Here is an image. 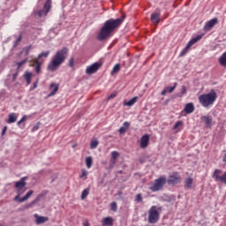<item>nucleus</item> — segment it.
I'll list each match as a JSON object with an SVG mask.
<instances>
[{
    "label": "nucleus",
    "mask_w": 226,
    "mask_h": 226,
    "mask_svg": "<svg viewBox=\"0 0 226 226\" xmlns=\"http://www.w3.org/2000/svg\"><path fill=\"white\" fill-rule=\"evenodd\" d=\"M184 110H185V114H192V112H193V110H195V106L193 105V103L189 102L185 105Z\"/></svg>",
    "instance_id": "nucleus-20"
},
{
    "label": "nucleus",
    "mask_w": 226,
    "mask_h": 226,
    "mask_svg": "<svg viewBox=\"0 0 226 226\" xmlns=\"http://www.w3.org/2000/svg\"><path fill=\"white\" fill-rule=\"evenodd\" d=\"M17 77H19V70H17L16 72L12 74V82L17 80Z\"/></svg>",
    "instance_id": "nucleus-44"
},
{
    "label": "nucleus",
    "mask_w": 226,
    "mask_h": 226,
    "mask_svg": "<svg viewBox=\"0 0 226 226\" xmlns=\"http://www.w3.org/2000/svg\"><path fill=\"white\" fill-rule=\"evenodd\" d=\"M35 64V73H41V64H43V62H40L38 58H34L32 60V64L30 66H34Z\"/></svg>",
    "instance_id": "nucleus-12"
},
{
    "label": "nucleus",
    "mask_w": 226,
    "mask_h": 226,
    "mask_svg": "<svg viewBox=\"0 0 226 226\" xmlns=\"http://www.w3.org/2000/svg\"><path fill=\"white\" fill-rule=\"evenodd\" d=\"M216 98H218L216 92H215V90H211L208 94L200 95L199 102L202 107L207 108L216 102Z\"/></svg>",
    "instance_id": "nucleus-3"
},
{
    "label": "nucleus",
    "mask_w": 226,
    "mask_h": 226,
    "mask_svg": "<svg viewBox=\"0 0 226 226\" xmlns=\"http://www.w3.org/2000/svg\"><path fill=\"white\" fill-rule=\"evenodd\" d=\"M26 63H27V58H25L24 60H22L21 62H18L17 64V70L19 71L20 68H22V66H24V64H26Z\"/></svg>",
    "instance_id": "nucleus-31"
},
{
    "label": "nucleus",
    "mask_w": 226,
    "mask_h": 226,
    "mask_svg": "<svg viewBox=\"0 0 226 226\" xmlns=\"http://www.w3.org/2000/svg\"><path fill=\"white\" fill-rule=\"evenodd\" d=\"M8 130L7 126H4L2 130V135H5L6 134V131Z\"/></svg>",
    "instance_id": "nucleus-49"
},
{
    "label": "nucleus",
    "mask_w": 226,
    "mask_h": 226,
    "mask_svg": "<svg viewBox=\"0 0 226 226\" xmlns=\"http://www.w3.org/2000/svg\"><path fill=\"white\" fill-rule=\"evenodd\" d=\"M177 86V83H175L173 87H166L167 93H173L174 89H176Z\"/></svg>",
    "instance_id": "nucleus-39"
},
{
    "label": "nucleus",
    "mask_w": 226,
    "mask_h": 226,
    "mask_svg": "<svg viewBox=\"0 0 226 226\" xmlns=\"http://www.w3.org/2000/svg\"><path fill=\"white\" fill-rule=\"evenodd\" d=\"M135 201L136 202H142V194L141 193H139V194L136 195Z\"/></svg>",
    "instance_id": "nucleus-43"
},
{
    "label": "nucleus",
    "mask_w": 226,
    "mask_h": 226,
    "mask_svg": "<svg viewBox=\"0 0 226 226\" xmlns=\"http://www.w3.org/2000/svg\"><path fill=\"white\" fill-rule=\"evenodd\" d=\"M101 66H102V64L96 62L87 68L86 73L87 75H93V73H96L97 70H100Z\"/></svg>",
    "instance_id": "nucleus-10"
},
{
    "label": "nucleus",
    "mask_w": 226,
    "mask_h": 226,
    "mask_svg": "<svg viewBox=\"0 0 226 226\" xmlns=\"http://www.w3.org/2000/svg\"><path fill=\"white\" fill-rule=\"evenodd\" d=\"M31 45L25 48L24 50H25V53H26V56H29V52L31 51Z\"/></svg>",
    "instance_id": "nucleus-45"
},
{
    "label": "nucleus",
    "mask_w": 226,
    "mask_h": 226,
    "mask_svg": "<svg viewBox=\"0 0 226 226\" xmlns=\"http://www.w3.org/2000/svg\"><path fill=\"white\" fill-rule=\"evenodd\" d=\"M116 96H117V94L114 92L108 96V100H112L113 98H116Z\"/></svg>",
    "instance_id": "nucleus-46"
},
{
    "label": "nucleus",
    "mask_w": 226,
    "mask_h": 226,
    "mask_svg": "<svg viewBox=\"0 0 226 226\" xmlns=\"http://www.w3.org/2000/svg\"><path fill=\"white\" fill-rule=\"evenodd\" d=\"M69 66L71 68H73V66H75V59L73 57L70 58V60H69Z\"/></svg>",
    "instance_id": "nucleus-42"
},
{
    "label": "nucleus",
    "mask_w": 226,
    "mask_h": 226,
    "mask_svg": "<svg viewBox=\"0 0 226 226\" xmlns=\"http://www.w3.org/2000/svg\"><path fill=\"white\" fill-rule=\"evenodd\" d=\"M38 200H40V196H38L34 200H33L30 204H28L26 206V209H29V207H33V206H34V204H36Z\"/></svg>",
    "instance_id": "nucleus-37"
},
{
    "label": "nucleus",
    "mask_w": 226,
    "mask_h": 226,
    "mask_svg": "<svg viewBox=\"0 0 226 226\" xmlns=\"http://www.w3.org/2000/svg\"><path fill=\"white\" fill-rule=\"evenodd\" d=\"M201 121L206 124L207 128H211V126H213V117L210 116L201 117Z\"/></svg>",
    "instance_id": "nucleus-16"
},
{
    "label": "nucleus",
    "mask_w": 226,
    "mask_h": 226,
    "mask_svg": "<svg viewBox=\"0 0 226 226\" xmlns=\"http://www.w3.org/2000/svg\"><path fill=\"white\" fill-rule=\"evenodd\" d=\"M149 146V135L145 134L140 139V147L141 149H146Z\"/></svg>",
    "instance_id": "nucleus-14"
},
{
    "label": "nucleus",
    "mask_w": 226,
    "mask_h": 226,
    "mask_svg": "<svg viewBox=\"0 0 226 226\" xmlns=\"http://www.w3.org/2000/svg\"><path fill=\"white\" fill-rule=\"evenodd\" d=\"M49 54H50V51H45V52L41 53L37 57L38 61H40V59H41V57H49Z\"/></svg>",
    "instance_id": "nucleus-33"
},
{
    "label": "nucleus",
    "mask_w": 226,
    "mask_h": 226,
    "mask_svg": "<svg viewBox=\"0 0 226 226\" xmlns=\"http://www.w3.org/2000/svg\"><path fill=\"white\" fill-rule=\"evenodd\" d=\"M34 218H35L36 225H41V223H45V222H49V217L40 216V215H38V214L34 215Z\"/></svg>",
    "instance_id": "nucleus-15"
},
{
    "label": "nucleus",
    "mask_w": 226,
    "mask_h": 226,
    "mask_svg": "<svg viewBox=\"0 0 226 226\" xmlns=\"http://www.w3.org/2000/svg\"><path fill=\"white\" fill-rule=\"evenodd\" d=\"M52 8V2L50 0H47L44 4V8L38 11L39 17H43V15H47L50 11Z\"/></svg>",
    "instance_id": "nucleus-8"
},
{
    "label": "nucleus",
    "mask_w": 226,
    "mask_h": 226,
    "mask_svg": "<svg viewBox=\"0 0 226 226\" xmlns=\"http://www.w3.org/2000/svg\"><path fill=\"white\" fill-rule=\"evenodd\" d=\"M151 22H153V24H154L155 26H158L160 24V12L152 13Z\"/></svg>",
    "instance_id": "nucleus-18"
},
{
    "label": "nucleus",
    "mask_w": 226,
    "mask_h": 226,
    "mask_svg": "<svg viewBox=\"0 0 226 226\" xmlns=\"http://www.w3.org/2000/svg\"><path fill=\"white\" fill-rule=\"evenodd\" d=\"M26 116H24L19 122H18V126H20V124H22V123H24V121H26Z\"/></svg>",
    "instance_id": "nucleus-47"
},
{
    "label": "nucleus",
    "mask_w": 226,
    "mask_h": 226,
    "mask_svg": "<svg viewBox=\"0 0 226 226\" xmlns=\"http://www.w3.org/2000/svg\"><path fill=\"white\" fill-rule=\"evenodd\" d=\"M222 170H215L212 177L213 179H215V181L216 182H220V183H224V185H226V171L224 172V174L222 176H220L222 174Z\"/></svg>",
    "instance_id": "nucleus-7"
},
{
    "label": "nucleus",
    "mask_w": 226,
    "mask_h": 226,
    "mask_svg": "<svg viewBox=\"0 0 226 226\" xmlns=\"http://www.w3.org/2000/svg\"><path fill=\"white\" fill-rule=\"evenodd\" d=\"M33 190H30L23 198H20V193H19L17 196H15L14 200L19 203L26 202V200H27L31 195H33Z\"/></svg>",
    "instance_id": "nucleus-11"
},
{
    "label": "nucleus",
    "mask_w": 226,
    "mask_h": 226,
    "mask_svg": "<svg viewBox=\"0 0 226 226\" xmlns=\"http://www.w3.org/2000/svg\"><path fill=\"white\" fill-rule=\"evenodd\" d=\"M216 24H218V18H214L205 24L203 29L206 33H207L211 31V29H213Z\"/></svg>",
    "instance_id": "nucleus-9"
},
{
    "label": "nucleus",
    "mask_w": 226,
    "mask_h": 226,
    "mask_svg": "<svg viewBox=\"0 0 226 226\" xmlns=\"http://www.w3.org/2000/svg\"><path fill=\"white\" fill-rule=\"evenodd\" d=\"M85 162L87 169H91V167H93V157L91 156L87 157Z\"/></svg>",
    "instance_id": "nucleus-29"
},
{
    "label": "nucleus",
    "mask_w": 226,
    "mask_h": 226,
    "mask_svg": "<svg viewBox=\"0 0 226 226\" xmlns=\"http://www.w3.org/2000/svg\"><path fill=\"white\" fill-rule=\"evenodd\" d=\"M137 100H139V97H133L129 102L124 101V105L126 107H132L137 103Z\"/></svg>",
    "instance_id": "nucleus-25"
},
{
    "label": "nucleus",
    "mask_w": 226,
    "mask_h": 226,
    "mask_svg": "<svg viewBox=\"0 0 226 226\" xmlns=\"http://www.w3.org/2000/svg\"><path fill=\"white\" fill-rule=\"evenodd\" d=\"M20 41H22V35L20 34L18 39L15 41L14 42V47H17V45H19L20 43Z\"/></svg>",
    "instance_id": "nucleus-41"
},
{
    "label": "nucleus",
    "mask_w": 226,
    "mask_h": 226,
    "mask_svg": "<svg viewBox=\"0 0 226 226\" xmlns=\"http://www.w3.org/2000/svg\"><path fill=\"white\" fill-rule=\"evenodd\" d=\"M124 21V16L117 19H109L106 20L97 34V40L99 41H105V40H109V38L114 34V31H116V29H117Z\"/></svg>",
    "instance_id": "nucleus-1"
},
{
    "label": "nucleus",
    "mask_w": 226,
    "mask_h": 226,
    "mask_svg": "<svg viewBox=\"0 0 226 226\" xmlns=\"http://www.w3.org/2000/svg\"><path fill=\"white\" fill-rule=\"evenodd\" d=\"M0 226H4V224H0Z\"/></svg>",
    "instance_id": "nucleus-53"
},
{
    "label": "nucleus",
    "mask_w": 226,
    "mask_h": 226,
    "mask_svg": "<svg viewBox=\"0 0 226 226\" xmlns=\"http://www.w3.org/2000/svg\"><path fill=\"white\" fill-rule=\"evenodd\" d=\"M110 209H111V211H114V213H116V211H117V203L116 201H113L110 204Z\"/></svg>",
    "instance_id": "nucleus-38"
},
{
    "label": "nucleus",
    "mask_w": 226,
    "mask_h": 226,
    "mask_svg": "<svg viewBox=\"0 0 226 226\" xmlns=\"http://www.w3.org/2000/svg\"><path fill=\"white\" fill-rule=\"evenodd\" d=\"M82 174L79 176L80 179H84V181H86V179H87V174H89V172H87V170H82Z\"/></svg>",
    "instance_id": "nucleus-32"
},
{
    "label": "nucleus",
    "mask_w": 226,
    "mask_h": 226,
    "mask_svg": "<svg viewBox=\"0 0 226 226\" xmlns=\"http://www.w3.org/2000/svg\"><path fill=\"white\" fill-rule=\"evenodd\" d=\"M167 184V178L165 177H161L154 180V183L150 186L151 192H160L163 186Z\"/></svg>",
    "instance_id": "nucleus-5"
},
{
    "label": "nucleus",
    "mask_w": 226,
    "mask_h": 226,
    "mask_svg": "<svg viewBox=\"0 0 226 226\" xmlns=\"http://www.w3.org/2000/svg\"><path fill=\"white\" fill-rule=\"evenodd\" d=\"M68 52H70V50L66 47L56 51L50 63L48 64V70H49V72H56L57 68L61 66V64L66 61Z\"/></svg>",
    "instance_id": "nucleus-2"
},
{
    "label": "nucleus",
    "mask_w": 226,
    "mask_h": 226,
    "mask_svg": "<svg viewBox=\"0 0 226 226\" xmlns=\"http://www.w3.org/2000/svg\"><path fill=\"white\" fill-rule=\"evenodd\" d=\"M128 128H130V123L124 122L123 126L119 128L118 132L120 133V135H123L124 133H126Z\"/></svg>",
    "instance_id": "nucleus-22"
},
{
    "label": "nucleus",
    "mask_w": 226,
    "mask_h": 226,
    "mask_svg": "<svg viewBox=\"0 0 226 226\" xmlns=\"http://www.w3.org/2000/svg\"><path fill=\"white\" fill-rule=\"evenodd\" d=\"M219 64L221 66L226 68V52H224L219 58Z\"/></svg>",
    "instance_id": "nucleus-27"
},
{
    "label": "nucleus",
    "mask_w": 226,
    "mask_h": 226,
    "mask_svg": "<svg viewBox=\"0 0 226 226\" xmlns=\"http://www.w3.org/2000/svg\"><path fill=\"white\" fill-rule=\"evenodd\" d=\"M24 79L26 81V86H29L31 84V79H33V72H26Z\"/></svg>",
    "instance_id": "nucleus-24"
},
{
    "label": "nucleus",
    "mask_w": 226,
    "mask_h": 226,
    "mask_svg": "<svg viewBox=\"0 0 226 226\" xmlns=\"http://www.w3.org/2000/svg\"><path fill=\"white\" fill-rule=\"evenodd\" d=\"M39 123L35 125V126H34V130H39V128H40V126H39Z\"/></svg>",
    "instance_id": "nucleus-52"
},
{
    "label": "nucleus",
    "mask_w": 226,
    "mask_h": 226,
    "mask_svg": "<svg viewBox=\"0 0 226 226\" xmlns=\"http://www.w3.org/2000/svg\"><path fill=\"white\" fill-rule=\"evenodd\" d=\"M162 211V207L152 206L148 210V223H157Z\"/></svg>",
    "instance_id": "nucleus-4"
},
{
    "label": "nucleus",
    "mask_w": 226,
    "mask_h": 226,
    "mask_svg": "<svg viewBox=\"0 0 226 226\" xmlns=\"http://www.w3.org/2000/svg\"><path fill=\"white\" fill-rule=\"evenodd\" d=\"M186 94V87H182V94Z\"/></svg>",
    "instance_id": "nucleus-50"
},
{
    "label": "nucleus",
    "mask_w": 226,
    "mask_h": 226,
    "mask_svg": "<svg viewBox=\"0 0 226 226\" xmlns=\"http://www.w3.org/2000/svg\"><path fill=\"white\" fill-rule=\"evenodd\" d=\"M119 152H117V151H113V152H111V158L113 159V160H117V158H119Z\"/></svg>",
    "instance_id": "nucleus-40"
},
{
    "label": "nucleus",
    "mask_w": 226,
    "mask_h": 226,
    "mask_svg": "<svg viewBox=\"0 0 226 226\" xmlns=\"http://www.w3.org/2000/svg\"><path fill=\"white\" fill-rule=\"evenodd\" d=\"M200 40H202V35H198L194 38H192L188 44L186 45V47L181 51L180 53V57H183V56H185L186 53L188 52V50H190V48L193 45H195V43H197V41H200Z\"/></svg>",
    "instance_id": "nucleus-6"
},
{
    "label": "nucleus",
    "mask_w": 226,
    "mask_h": 226,
    "mask_svg": "<svg viewBox=\"0 0 226 226\" xmlns=\"http://www.w3.org/2000/svg\"><path fill=\"white\" fill-rule=\"evenodd\" d=\"M116 163H117V160L110 158L109 170H112V169H114V166L116 165Z\"/></svg>",
    "instance_id": "nucleus-34"
},
{
    "label": "nucleus",
    "mask_w": 226,
    "mask_h": 226,
    "mask_svg": "<svg viewBox=\"0 0 226 226\" xmlns=\"http://www.w3.org/2000/svg\"><path fill=\"white\" fill-rule=\"evenodd\" d=\"M26 179H27V177H23L21 179L15 184V187L17 188L18 192H20L24 186H26Z\"/></svg>",
    "instance_id": "nucleus-17"
},
{
    "label": "nucleus",
    "mask_w": 226,
    "mask_h": 226,
    "mask_svg": "<svg viewBox=\"0 0 226 226\" xmlns=\"http://www.w3.org/2000/svg\"><path fill=\"white\" fill-rule=\"evenodd\" d=\"M87 195H89V189H85L81 193V200H85Z\"/></svg>",
    "instance_id": "nucleus-35"
},
{
    "label": "nucleus",
    "mask_w": 226,
    "mask_h": 226,
    "mask_svg": "<svg viewBox=\"0 0 226 226\" xmlns=\"http://www.w3.org/2000/svg\"><path fill=\"white\" fill-rule=\"evenodd\" d=\"M161 94H162V96H165V94H167V90H166V88L162 91Z\"/></svg>",
    "instance_id": "nucleus-51"
},
{
    "label": "nucleus",
    "mask_w": 226,
    "mask_h": 226,
    "mask_svg": "<svg viewBox=\"0 0 226 226\" xmlns=\"http://www.w3.org/2000/svg\"><path fill=\"white\" fill-rule=\"evenodd\" d=\"M121 71V64H117L114 67L113 70L111 71V75H114L116 73H119V72Z\"/></svg>",
    "instance_id": "nucleus-30"
},
{
    "label": "nucleus",
    "mask_w": 226,
    "mask_h": 226,
    "mask_svg": "<svg viewBox=\"0 0 226 226\" xmlns=\"http://www.w3.org/2000/svg\"><path fill=\"white\" fill-rule=\"evenodd\" d=\"M49 89L51 92L49 93V96H54V94L59 91V87L56 85V83H52L49 87Z\"/></svg>",
    "instance_id": "nucleus-21"
},
{
    "label": "nucleus",
    "mask_w": 226,
    "mask_h": 226,
    "mask_svg": "<svg viewBox=\"0 0 226 226\" xmlns=\"http://www.w3.org/2000/svg\"><path fill=\"white\" fill-rule=\"evenodd\" d=\"M16 122H17V114L15 113L9 114V118L7 119V123L9 124H11V123H16Z\"/></svg>",
    "instance_id": "nucleus-26"
},
{
    "label": "nucleus",
    "mask_w": 226,
    "mask_h": 226,
    "mask_svg": "<svg viewBox=\"0 0 226 226\" xmlns=\"http://www.w3.org/2000/svg\"><path fill=\"white\" fill-rule=\"evenodd\" d=\"M181 181H182L181 176L172 175L170 177V178L168 180V184L169 185H179V183H181Z\"/></svg>",
    "instance_id": "nucleus-13"
},
{
    "label": "nucleus",
    "mask_w": 226,
    "mask_h": 226,
    "mask_svg": "<svg viewBox=\"0 0 226 226\" xmlns=\"http://www.w3.org/2000/svg\"><path fill=\"white\" fill-rule=\"evenodd\" d=\"M102 226H112L114 225V219L112 217H105L102 220Z\"/></svg>",
    "instance_id": "nucleus-19"
},
{
    "label": "nucleus",
    "mask_w": 226,
    "mask_h": 226,
    "mask_svg": "<svg viewBox=\"0 0 226 226\" xmlns=\"http://www.w3.org/2000/svg\"><path fill=\"white\" fill-rule=\"evenodd\" d=\"M192 185H193V178H192L190 177L185 178V190H190V188H192Z\"/></svg>",
    "instance_id": "nucleus-23"
},
{
    "label": "nucleus",
    "mask_w": 226,
    "mask_h": 226,
    "mask_svg": "<svg viewBox=\"0 0 226 226\" xmlns=\"http://www.w3.org/2000/svg\"><path fill=\"white\" fill-rule=\"evenodd\" d=\"M90 147L91 149H96L98 147V140H92L90 142Z\"/></svg>",
    "instance_id": "nucleus-36"
},
{
    "label": "nucleus",
    "mask_w": 226,
    "mask_h": 226,
    "mask_svg": "<svg viewBox=\"0 0 226 226\" xmlns=\"http://www.w3.org/2000/svg\"><path fill=\"white\" fill-rule=\"evenodd\" d=\"M182 128H183V121H177L173 126V130H176L177 132L182 130Z\"/></svg>",
    "instance_id": "nucleus-28"
},
{
    "label": "nucleus",
    "mask_w": 226,
    "mask_h": 226,
    "mask_svg": "<svg viewBox=\"0 0 226 226\" xmlns=\"http://www.w3.org/2000/svg\"><path fill=\"white\" fill-rule=\"evenodd\" d=\"M39 79H36V81L34 83L33 87L31 88L32 90H34L38 87V82H39Z\"/></svg>",
    "instance_id": "nucleus-48"
}]
</instances>
